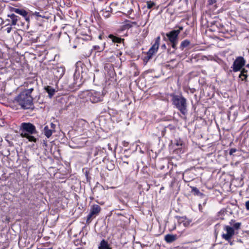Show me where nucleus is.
I'll return each instance as SVG.
<instances>
[{"mask_svg": "<svg viewBox=\"0 0 249 249\" xmlns=\"http://www.w3.org/2000/svg\"><path fill=\"white\" fill-rule=\"evenodd\" d=\"M179 34V31H176L174 30L167 33L166 35L170 42H174L178 41V36Z\"/></svg>", "mask_w": 249, "mask_h": 249, "instance_id": "9", "label": "nucleus"}, {"mask_svg": "<svg viewBox=\"0 0 249 249\" xmlns=\"http://www.w3.org/2000/svg\"><path fill=\"white\" fill-rule=\"evenodd\" d=\"M8 17H10L12 20V25H15L17 24V23L19 19V17L14 14H12L11 15H9L8 16Z\"/></svg>", "mask_w": 249, "mask_h": 249, "instance_id": "15", "label": "nucleus"}, {"mask_svg": "<svg viewBox=\"0 0 249 249\" xmlns=\"http://www.w3.org/2000/svg\"><path fill=\"white\" fill-rule=\"evenodd\" d=\"M108 37L111 38L112 42L114 43H121L124 42V39L113 36V35H109Z\"/></svg>", "mask_w": 249, "mask_h": 249, "instance_id": "12", "label": "nucleus"}, {"mask_svg": "<svg viewBox=\"0 0 249 249\" xmlns=\"http://www.w3.org/2000/svg\"><path fill=\"white\" fill-rule=\"evenodd\" d=\"M160 36H158L155 39V43L147 53L146 56L144 58V60L146 61H148L152 58V55L157 52L160 45Z\"/></svg>", "mask_w": 249, "mask_h": 249, "instance_id": "4", "label": "nucleus"}, {"mask_svg": "<svg viewBox=\"0 0 249 249\" xmlns=\"http://www.w3.org/2000/svg\"><path fill=\"white\" fill-rule=\"evenodd\" d=\"M127 158H128V156H126V155H125L124 157H122L121 159L124 161V163H126V164H128V161H125V159Z\"/></svg>", "mask_w": 249, "mask_h": 249, "instance_id": "28", "label": "nucleus"}, {"mask_svg": "<svg viewBox=\"0 0 249 249\" xmlns=\"http://www.w3.org/2000/svg\"><path fill=\"white\" fill-rule=\"evenodd\" d=\"M35 90L34 88L25 89L16 97L15 100L24 109L33 108V98L31 94Z\"/></svg>", "mask_w": 249, "mask_h": 249, "instance_id": "1", "label": "nucleus"}, {"mask_svg": "<svg viewBox=\"0 0 249 249\" xmlns=\"http://www.w3.org/2000/svg\"><path fill=\"white\" fill-rule=\"evenodd\" d=\"M224 230L226 233H223L221 235L222 238L225 240L228 241L230 245H231L232 243L231 242V239L235 234V231L233 228L230 226H225Z\"/></svg>", "mask_w": 249, "mask_h": 249, "instance_id": "6", "label": "nucleus"}, {"mask_svg": "<svg viewBox=\"0 0 249 249\" xmlns=\"http://www.w3.org/2000/svg\"><path fill=\"white\" fill-rule=\"evenodd\" d=\"M183 27L180 26V27H179V29L178 30H177L176 31H179V33H180V31L183 30Z\"/></svg>", "mask_w": 249, "mask_h": 249, "instance_id": "34", "label": "nucleus"}, {"mask_svg": "<svg viewBox=\"0 0 249 249\" xmlns=\"http://www.w3.org/2000/svg\"><path fill=\"white\" fill-rule=\"evenodd\" d=\"M20 135L22 138H27L30 142H36V139L33 134H36L37 131L34 125L30 123H23L20 128Z\"/></svg>", "mask_w": 249, "mask_h": 249, "instance_id": "2", "label": "nucleus"}, {"mask_svg": "<svg viewBox=\"0 0 249 249\" xmlns=\"http://www.w3.org/2000/svg\"><path fill=\"white\" fill-rule=\"evenodd\" d=\"M155 5V4L154 2H152L151 1L147 2V7L148 9L151 8Z\"/></svg>", "mask_w": 249, "mask_h": 249, "instance_id": "21", "label": "nucleus"}, {"mask_svg": "<svg viewBox=\"0 0 249 249\" xmlns=\"http://www.w3.org/2000/svg\"><path fill=\"white\" fill-rule=\"evenodd\" d=\"M161 48H163L164 49H165L166 48V45L165 44H163L162 46H161Z\"/></svg>", "mask_w": 249, "mask_h": 249, "instance_id": "38", "label": "nucleus"}, {"mask_svg": "<svg viewBox=\"0 0 249 249\" xmlns=\"http://www.w3.org/2000/svg\"><path fill=\"white\" fill-rule=\"evenodd\" d=\"M93 49L94 50H99L100 49V47L99 46H93Z\"/></svg>", "mask_w": 249, "mask_h": 249, "instance_id": "32", "label": "nucleus"}, {"mask_svg": "<svg viewBox=\"0 0 249 249\" xmlns=\"http://www.w3.org/2000/svg\"><path fill=\"white\" fill-rule=\"evenodd\" d=\"M234 221L233 220H231V222H230V224H231V225H232V222H234Z\"/></svg>", "mask_w": 249, "mask_h": 249, "instance_id": "40", "label": "nucleus"}, {"mask_svg": "<svg viewBox=\"0 0 249 249\" xmlns=\"http://www.w3.org/2000/svg\"><path fill=\"white\" fill-rule=\"evenodd\" d=\"M11 30V27L7 28V33H10Z\"/></svg>", "mask_w": 249, "mask_h": 249, "instance_id": "35", "label": "nucleus"}, {"mask_svg": "<svg viewBox=\"0 0 249 249\" xmlns=\"http://www.w3.org/2000/svg\"><path fill=\"white\" fill-rule=\"evenodd\" d=\"M189 224H190V222H187V223H186V222H185V223H183V225H184L185 226H187V225H188Z\"/></svg>", "mask_w": 249, "mask_h": 249, "instance_id": "37", "label": "nucleus"}, {"mask_svg": "<svg viewBox=\"0 0 249 249\" xmlns=\"http://www.w3.org/2000/svg\"><path fill=\"white\" fill-rule=\"evenodd\" d=\"M90 39V36H88V38H87V39Z\"/></svg>", "mask_w": 249, "mask_h": 249, "instance_id": "43", "label": "nucleus"}, {"mask_svg": "<svg viewBox=\"0 0 249 249\" xmlns=\"http://www.w3.org/2000/svg\"><path fill=\"white\" fill-rule=\"evenodd\" d=\"M246 61L242 56L237 57L233 62L231 68L234 72L239 71L245 65Z\"/></svg>", "mask_w": 249, "mask_h": 249, "instance_id": "7", "label": "nucleus"}, {"mask_svg": "<svg viewBox=\"0 0 249 249\" xmlns=\"http://www.w3.org/2000/svg\"><path fill=\"white\" fill-rule=\"evenodd\" d=\"M247 70H246L245 69H243L241 71V73L239 76V78H242V75H243L244 74L247 73Z\"/></svg>", "mask_w": 249, "mask_h": 249, "instance_id": "22", "label": "nucleus"}, {"mask_svg": "<svg viewBox=\"0 0 249 249\" xmlns=\"http://www.w3.org/2000/svg\"><path fill=\"white\" fill-rule=\"evenodd\" d=\"M216 2V0H209V3L210 5H212L213 3H214Z\"/></svg>", "mask_w": 249, "mask_h": 249, "instance_id": "31", "label": "nucleus"}, {"mask_svg": "<svg viewBox=\"0 0 249 249\" xmlns=\"http://www.w3.org/2000/svg\"><path fill=\"white\" fill-rule=\"evenodd\" d=\"M73 48H76V46L74 45V46H73Z\"/></svg>", "mask_w": 249, "mask_h": 249, "instance_id": "44", "label": "nucleus"}, {"mask_svg": "<svg viewBox=\"0 0 249 249\" xmlns=\"http://www.w3.org/2000/svg\"><path fill=\"white\" fill-rule=\"evenodd\" d=\"M172 43V47L173 48L176 49V46L178 43V41H175L174 42H170Z\"/></svg>", "mask_w": 249, "mask_h": 249, "instance_id": "24", "label": "nucleus"}, {"mask_svg": "<svg viewBox=\"0 0 249 249\" xmlns=\"http://www.w3.org/2000/svg\"><path fill=\"white\" fill-rule=\"evenodd\" d=\"M23 17H24L25 18V19L27 21V22H29L30 21V17L27 15H26V16H23Z\"/></svg>", "mask_w": 249, "mask_h": 249, "instance_id": "30", "label": "nucleus"}, {"mask_svg": "<svg viewBox=\"0 0 249 249\" xmlns=\"http://www.w3.org/2000/svg\"><path fill=\"white\" fill-rule=\"evenodd\" d=\"M11 11L14 12L22 16L23 17L26 16V15H28V12L22 9H18L14 7H12L11 8Z\"/></svg>", "mask_w": 249, "mask_h": 249, "instance_id": "11", "label": "nucleus"}, {"mask_svg": "<svg viewBox=\"0 0 249 249\" xmlns=\"http://www.w3.org/2000/svg\"><path fill=\"white\" fill-rule=\"evenodd\" d=\"M89 99L92 103H97L103 100V95L99 92L93 91L89 93Z\"/></svg>", "mask_w": 249, "mask_h": 249, "instance_id": "8", "label": "nucleus"}, {"mask_svg": "<svg viewBox=\"0 0 249 249\" xmlns=\"http://www.w3.org/2000/svg\"><path fill=\"white\" fill-rule=\"evenodd\" d=\"M45 89L48 93L50 98H51L54 94L55 89L51 86H48L45 87Z\"/></svg>", "mask_w": 249, "mask_h": 249, "instance_id": "14", "label": "nucleus"}, {"mask_svg": "<svg viewBox=\"0 0 249 249\" xmlns=\"http://www.w3.org/2000/svg\"><path fill=\"white\" fill-rule=\"evenodd\" d=\"M37 249H52V248H37Z\"/></svg>", "mask_w": 249, "mask_h": 249, "instance_id": "39", "label": "nucleus"}, {"mask_svg": "<svg viewBox=\"0 0 249 249\" xmlns=\"http://www.w3.org/2000/svg\"><path fill=\"white\" fill-rule=\"evenodd\" d=\"M102 35H100V36H99V39H102Z\"/></svg>", "mask_w": 249, "mask_h": 249, "instance_id": "41", "label": "nucleus"}, {"mask_svg": "<svg viewBox=\"0 0 249 249\" xmlns=\"http://www.w3.org/2000/svg\"><path fill=\"white\" fill-rule=\"evenodd\" d=\"M190 44V42L189 40L186 39L181 42L180 48L181 50H183L184 48L188 47Z\"/></svg>", "mask_w": 249, "mask_h": 249, "instance_id": "18", "label": "nucleus"}, {"mask_svg": "<svg viewBox=\"0 0 249 249\" xmlns=\"http://www.w3.org/2000/svg\"><path fill=\"white\" fill-rule=\"evenodd\" d=\"M53 131V129H49L48 126H45L44 128V134L48 138L52 135Z\"/></svg>", "mask_w": 249, "mask_h": 249, "instance_id": "16", "label": "nucleus"}, {"mask_svg": "<svg viewBox=\"0 0 249 249\" xmlns=\"http://www.w3.org/2000/svg\"><path fill=\"white\" fill-rule=\"evenodd\" d=\"M170 96L173 104L183 115H186L187 112L186 99L181 95L172 94Z\"/></svg>", "mask_w": 249, "mask_h": 249, "instance_id": "3", "label": "nucleus"}, {"mask_svg": "<svg viewBox=\"0 0 249 249\" xmlns=\"http://www.w3.org/2000/svg\"><path fill=\"white\" fill-rule=\"evenodd\" d=\"M99 249H111L110 248L108 242L104 239L102 240L98 247Z\"/></svg>", "mask_w": 249, "mask_h": 249, "instance_id": "13", "label": "nucleus"}, {"mask_svg": "<svg viewBox=\"0 0 249 249\" xmlns=\"http://www.w3.org/2000/svg\"><path fill=\"white\" fill-rule=\"evenodd\" d=\"M101 208L100 206L97 204L92 205L90 208V212L87 218V223H89L92 220L99 214L101 212Z\"/></svg>", "mask_w": 249, "mask_h": 249, "instance_id": "5", "label": "nucleus"}, {"mask_svg": "<svg viewBox=\"0 0 249 249\" xmlns=\"http://www.w3.org/2000/svg\"><path fill=\"white\" fill-rule=\"evenodd\" d=\"M34 15L36 16V17H41V18H45V16L43 15H42L40 14V12H36L34 13Z\"/></svg>", "mask_w": 249, "mask_h": 249, "instance_id": "23", "label": "nucleus"}, {"mask_svg": "<svg viewBox=\"0 0 249 249\" xmlns=\"http://www.w3.org/2000/svg\"><path fill=\"white\" fill-rule=\"evenodd\" d=\"M74 97H73V96H69V97H68V100H70V101L73 100H74ZM71 103H72V102H71V101L69 105H71Z\"/></svg>", "mask_w": 249, "mask_h": 249, "instance_id": "27", "label": "nucleus"}, {"mask_svg": "<svg viewBox=\"0 0 249 249\" xmlns=\"http://www.w3.org/2000/svg\"><path fill=\"white\" fill-rule=\"evenodd\" d=\"M184 219V217H178V220L181 221V222H183V221L181 220V219Z\"/></svg>", "mask_w": 249, "mask_h": 249, "instance_id": "36", "label": "nucleus"}, {"mask_svg": "<svg viewBox=\"0 0 249 249\" xmlns=\"http://www.w3.org/2000/svg\"><path fill=\"white\" fill-rule=\"evenodd\" d=\"M178 238L176 234H168L164 237V240L167 243H172L176 241Z\"/></svg>", "mask_w": 249, "mask_h": 249, "instance_id": "10", "label": "nucleus"}, {"mask_svg": "<svg viewBox=\"0 0 249 249\" xmlns=\"http://www.w3.org/2000/svg\"><path fill=\"white\" fill-rule=\"evenodd\" d=\"M241 223L240 222H237L233 225V228L234 230H238L240 228Z\"/></svg>", "mask_w": 249, "mask_h": 249, "instance_id": "20", "label": "nucleus"}, {"mask_svg": "<svg viewBox=\"0 0 249 249\" xmlns=\"http://www.w3.org/2000/svg\"><path fill=\"white\" fill-rule=\"evenodd\" d=\"M248 77V75L247 73L244 74L243 75H242V80H246V79Z\"/></svg>", "mask_w": 249, "mask_h": 249, "instance_id": "26", "label": "nucleus"}, {"mask_svg": "<svg viewBox=\"0 0 249 249\" xmlns=\"http://www.w3.org/2000/svg\"><path fill=\"white\" fill-rule=\"evenodd\" d=\"M51 125L52 129H53H53H54L55 125L52 123L51 124Z\"/></svg>", "mask_w": 249, "mask_h": 249, "instance_id": "33", "label": "nucleus"}, {"mask_svg": "<svg viewBox=\"0 0 249 249\" xmlns=\"http://www.w3.org/2000/svg\"><path fill=\"white\" fill-rule=\"evenodd\" d=\"M245 206L247 210H249V200L246 202Z\"/></svg>", "mask_w": 249, "mask_h": 249, "instance_id": "29", "label": "nucleus"}, {"mask_svg": "<svg viewBox=\"0 0 249 249\" xmlns=\"http://www.w3.org/2000/svg\"><path fill=\"white\" fill-rule=\"evenodd\" d=\"M63 39L65 40L66 44H68L70 42V36L66 32L63 33Z\"/></svg>", "mask_w": 249, "mask_h": 249, "instance_id": "19", "label": "nucleus"}, {"mask_svg": "<svg viewBox=\"0 0 249 249\" xmlns=\"http://www.w3.org/2000/svg\"><path fill=\"white\" fill-rule=\"evenodd\" d=\"M191 188L192 189V192L194 193V194L195 195H196V196H200L201 197H202L204 196V195L202 193H201L196 187H191Z\"/></svg>", "mask_w": 249, "mask_h": 249, "instance_id": "17", "label": "nucleus"}, {"mask_svg": "<svg viewBox=\"0 0 249 249\" xmlns=\"http://www.w3.org/2000/svg\"><path fill=\"white\" fill-rule=\"evenodd\" d=\"M246 67L249 68V64H247Z\"/></svg>", "mask_w": 249, "mask_h": 249, "instance_id": "42", "label": "nucleus"}, {"mask_svg": "<svg viewBox=\"0 0 249 249\" xmlns=\"http://www.w3.org/2000/svg\"><path fill=\"white\" fill-rule=\"evenodd\" d=\"M236 151H237V150L235 148H231L230 150L229 154L230 155H231L233 154V153H235Z\"/></svg>", "mask_w": 249, "mask_h": 249, "instance_id": "25", "label": "nucleus"}]
</instances>
